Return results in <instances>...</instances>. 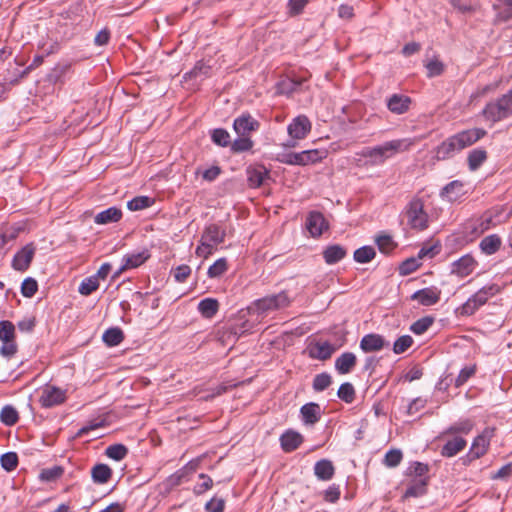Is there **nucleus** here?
Instances as JSON below:
<instances>
[{
  "mask_svg": "<svg viewBox=\"0 0 512 512\" xmlns=\"http://www.w3.org/2000/svg\"><path fill=\"white\" fill-rule=\"evenodd\" d=\"M486 131L482 128H472L460 131L446 140H444L436 148L435 157L437 160H446L452 157L455 153L460 152L486 135Z\"/></svg>",
  "mask_w": 512,
  "mask_h": 512,
  "instance_id": "obj_1",
  "label": "nucleus"
},
{
  "mask_svg": "<svg viewBox=\"0 0 512 512\" xmlns=\"http://www.w3.org/2000/svg\"><path fill=\"white\" fill-rule=\"evenodd\" d=\"M404 140H392L376 147H366L358 155L368 158L369 165H379L402 149Z\"/></svg>",
  "mask_w": 512,
  "mask_h": 512,
  "instance_id": "obj_2",
  "label": "nucleus"
},
{
  "mask_svg": "<svg viewBox=\"0 0 512 512\" xmlns=\"http://www.w3.org/2000/svg\"><path fill=\"white\" fill-rule=\"evenodd\" d=\"M486 121L491 123L499 122L512 115V89L502 95L496 101L486 104L482 111Z\"/></svg>",
  "mask_w": 512,
  "mask_h": 512,
  "instance_id": "obj_3",
  "label": "nucleus"
},
{
  "mask_svg": "<svg viewBox=\"0 0 512 512\" xmlns=\"http://www.w3.org/2000/svg\"><path fill=\"white\" fill-rule=\"evenodd\" d=\"M290 304L291 299L288 296V293L286 291H281L278 294L268 295L255 300L250 309H253L258 314H267L271 311L286 308Z\"/></svg>",
  "mask_w": 512,
  "mask_h": 512,
  "instance_id": "obj_4",
  "label": "nucleus"
},
{
  "mask_svg": "<svg viewBox=\"0 0 512 512\" xmlns=\"http://www.w3.org/2000/svg\"><path fill=\"white\" fill-rule=\"evenodd\" d=\"M404 214L410 228L421 231L428 227V214L424 210L422 199L413 198L407 204Z\"/></svg>",
  "mask_w": 512,
  "mask_h": 512,
  "instance_id": "obj_5",
  "label": "nucleus"
},
{
  "mask_svg": "<svg viewBox=\"0 0 512 512\" xmlns=\"http://www.w3.org/2000/svg\"><path fill=\"white\" fill-rule=\"evenodd\" d=\"M499 292L496 284L485 286L472 295L460 308L461 315H473L488 299Z\"/></svg>",
  "mask_w": 512,
  "mask_h": 512,
  "instance_id": "obj_6",
  "label": "nucleus"
},
{
  "mask_svg": "<svg viewBox=\"0 0 512 512\" xmlns=\"http://www.w3.org/2000/svg\"><path fill=\"white\" fill-rule=\"evenodd\" d=\"M322 153L317 149L305 150L299 153H283L278 155L277 160L288 165L305 166L322 159Z\"/></svg>",
  "mask_w": 512,
  "mask_h": 512,
  "instance_id": "obj_7",
  "label": "nucleus"
},
{
  "mask_svg": "<svg viewBox=\"0 0 512 512\" xmlns=\"http://www.w3.org/2000/svg\"><path fill=\"white\" fill-rule=\"evenodd\" d=\"M494 431V428H486L474 439L470 451L467 455L470 461L482 457L487 452L490 440L494 435Z\"/></svg>",
  "mask_w": 512,
  "mask_h": 512,
  "instance_id": "obj_8",
  "label": "nucleus"
},
{
  "mask_svg": "<svg viewBox=\"0 0 512 512\" xmlns=\"http://www.w3.org/2000/svg\"><path fill=\"white\" fill-rule=\"evenodd\" d=\"M66 399L64 390L55 386H46L41 393L39 402L44 408H50L63 403Z\"/></svg>",
  "mask_w": 512,
  "mask_h": 512,
  "instance_id": "obj_9",
  "label": "nucleus"
},
{
  "mask_svg": "<svg viewBox=\"0 0 512 512\" xmlns=\"http://www.w3.org/2000/svg\"><path fill=\"white\" fill-rule=\"evenodd\" d=\"M35 251L36 248L33 243L25 245L15 254L12 260V267L17 271H26L29 268L31 261L33 260Z\"/></svg>",
  "mask_w": 512,
  "mask_h": 512,
  "instance_id": "obj_10",
  "label": "nucleus"
},
{
  "mask_svg": "<svg viewBox=\"0 0 512 512\" xmlns=\"http://www.w3.org/2000/svg\"><path fill=\"white\" fill-rule=\"evenodd\" d=\"M306 228L313 237H318L329 228V224L322 213L312 211L307 216Z\"/></svg>",
  "mask_w": 512,
  "mask_h": 512,
  "instance_id": "obj_11",
  "label": "nucleus"
},
{
  "mask_svg": "<svg viewBox=\"0 0 512 512\" xmlns=\"http://www.w3.org/2000/svg\"><path fill=\"white\" fill-rule=\"evenodd\" d=\"M260 123L250 114L245 113L234 120L233 128L239 136H248L258 130Z\"/></svg>",
  "mask_w": 512,
  "mask_h": 512,
  "instance_id": "obj_12",
  "label": "nucleus"
},
{
  "mask_svg": "<svg viewBox=\"0 0 512 512\" xmlns=\"http://www.w3.org/2000/svg\"><path fill=\"white\" fill-rule=\"evenodd\" d=\"M441 290L436 287H427L414 292L412 300H416L422 306H432L439 302Z\"/></svg>",
  "mask_w": 512,
  "mask_h": 512,
  "instance_id": "obj_13",
  "label": "nucleus"
},
{
  "mask_svg": "<svg viewBox=\"0 0 512 512\" xmlns=\"http://www.w3.org/2000/svg\"><path fill=\"white\" fill-rule=\"evenodd\" d=\"M287 130L292 139H303L310 132L311 123L306 116H298L289 124Z\"/></svg>",
  "mask_w": 512,
  "mask_h": 512,
  "instance_id": "obj_14",
  "label": "nucleus"
},
{
  "mask_svg": "<svg viewBox=\"0 0 512 512\" xmlns=\"http://www.w3.org/2000/svg\"><path fill=\"white\" fill-rule=\"evenodd\" d=\"M477 262L470 255H464L452 264V273L459 277L470 275L476 267Z\"/></svg>",
  "mask_w": 512,
  "mask_h": 512,
  "instance_id": "obj_15",
  "label": "nucleus"
},
{
  "mask_svg": "<svg viewBox=\"0 0 512 512\" xmlns=\"http://www.w3.org/2000/svg\"><path fill=\"white\" fill-rule=\"evenodd\" d=\"M303 441V436L294 430H287L280 437L281 448L287 453L296 450Z\"/></svg>",
  "mask_w": 512,
  "mask_h": 512,
  "instance_id": "obj_16",
  "label": "nucleus"
},
{
  "mask_svg": "<svg viewBox=\"0 0 512 512\" xmlns=\"http://www.w3.org/2000/svg\"><path fill=\"white\" fill-rule=\"evenodd\" d=\"M225 236V229L217 224H210L205 227L201 239L211 244V246H217L224 242Z\"/></svg>",
  "mask_w": 512,
  "mask_h": 512,
  "instance_id": "obj_17",
  "label": "nucleus"
},
{
  "mask_svg": "<svg viewBox=\"0 0 512 512\" xmlns=\"http://www.w3.org/2000/svg\"><path fill=\"white\" fill-rule=\"evenodd\" d=\"M385 346H388V343L381 335L375 333L365 335L360 341V348L366 353L380 351Z\"/></svg>",
  "mask_w": 512,
  "mask_h": 512,
  "instance_id": "obj_18",
  "label": "nucleus"
},
{
  "mask_svg": "<svg viewBox=\"0 0 512 512\" xmlns=\"http://www.w3.org/2000/svg\"><path fill=\"white\" fill-rule=\"evenodd\" d=\"M336 348L328 341H316L309 349L310 357L319 360H327L335 352Z\"/></svg>",
  "mask_w": 512,
  "mask_h": 512,
  "instance_id": "obj_19",
  "label": "nucleus"
},
{
  "mask_svg": "<svg viewBox=\"0 0 512 512\" xmlns=\"http://www.w3.org/2000/svg\"><path fill=\"white\" fill-rule=\"evenodd\" d=\"M300 414L305 425H314L320 420L322 411L319 404L310 402L301 407Z\"/></svg>",
  "mask_w": 512,
  "mask_h": 512,
  "instance_id": "obj_20",
  "label": "nucleus"
},
{
  "mask_svg": "<svg viewBox=\"0 0 512 512\" xmlns=\"http://www.w3.org/2000/svg\"><path fill=\"white\" fill-rule=\"evenodd\" d=\"M501 213L502 211L498 209L490 210L484 213L479 219V224L477 227H475V231L478 233H484L491 227L498 225L501 222Z\"/></svg>",
  "mask_w": 512,
  "mask_h": 512,
  "instance_id": "obj_21",
  "label": "nucleus"
},
{
  "mask_svg": "<svg viewBox=\"0 0 512 512\" xmlns=\"http://www.w3.org/2000/svg\"><path fill=\"white\" fill-rule=\"evenodd\" d=\"M269 177V171L264 166L248 167L247 180L252 188L260 187L266 178Z\"/></svg>",
  "mask_w": 512,
  "mask_h": 512,
  "instance_id": "obj_22",
  "label": "nucleus"
},
{
  "mask_svg": "<svg viewBox=\"0 0 512 512\" xmlns=\"http://www.w3.org/2000/svg\"><path fill=\"white\" fill-rule=\"evenodd\" d=\"M410 103L408 96L393 94L387 101V107L392 113L403 114L408 111Z\"/></svg>",
  "mask_w": 512,
  "mask_h": 512,
  "instance_id": "obj_23",
  "label": "nucleus"
},
{
  "mask_svg": "<svg viewBox=\"0 0 512 512\" xmlns=\"http://www.w3.org/2000/svg\"><path fill=\"white\" fill-rule=\"evenodd\" d=\"M466 440L461 436H454L447 440L441 449V455L444 457H453L466 447Z\"/></svg>",
  "mask_w": 512,
  "mask_h": 512,
  "instance_id": "obj_24",
  "label": "nucleus"
},
{
  "mask_svg": "<svg viewBox=\"0 0 512 512\" xmlns=\"http://www.w3.org/2000/svg\"><path fill=\"white\" fill-rule=\"evenodd\" d=\"M346 254L347 250L339 244L329 245L322 252L325 262L329 265L341 261Z\"/></svg>",
  "mask_w": 512,
  "mask_h": 512,
  "instance_id": "obj_25",
  "label": "nucleus"
},
{
  "mask_svg": "<svg viewBox=\"0 0 512 512\" xmlns=\"http://www.w3.org/2000/svg\"><path fill=\"white\" fill-rule=\"evenodd\" d=\"M335 468L333 463L328 459H321L315 463L314 474L319 480L328 481L333 478Z\"/></svg>",
  "mask_w": 512,
  "mask_h": 512,
  "instance_id": "obj_26",
  "label": "nucleus"
},
{
  "mask_svg": "<svg viewBox=\"0 0 512 512\" xmlns=\"http://www.w3.org/2000/svg\"><path fill=\"white\" fill-rule=\"evenodd\" d=\"M122 218V211L117 207H110L104 211L99 212L94 217V222L99 225L109 223H116Z\"/></svg>",
  "mask_w": 512,
  "mask_h": 512,
  "instance_id": "obj_27",
  "label": "nucleus"
},
{
  "mask_svg": "<svg viewBox=\"0 0 512 512\" xmlns=\"http://www.w3.org/2000/svg\"><path fill=\"white\" fill-rule=\"evenodd\" d=\"M149 255L146 252H139L135 254H130L124 257V263L120 267V269L116 272L115 277L120 275L123 271L131 268H137L142 265L147 259Z\"/></svg>",
  "mask_w": 512,
  "mask_h": 512,
  "instance_id": "obj_28",
  "label": "nucleus"
},
{
  "mask_svg": "<svg viewBox=\"0 0 512 512\" xmlns=\"http://www.w3.org/2000/svg\"><path fill=\"white\" fill-rule=\"evenodd\" d=\"M356 365V356L352 352L341 354L335 361V368L340 374L349 373Z\"/></svg>",
  "mask_w": 512,
  "mask_h": 512,
  "instance_id": "obj_29",
  "label": "nucleus"
},
{
  "mask_svg": "<svg viewBox=\"0 0 512 512\" xmlns=\"http://www.w3.org/2000/svg\"><path fill=\"white\" fill-rule=\"evenodd\" d=\"M198 310L204 318H213L219 310V302L214 298H205L198 304Z\"/></svg>",
  "mask_w": 512,
  "mask_h": 512,
  "instance_id": "obj_30",
  "label": "nucleus"
},
{
  "mask_svg": "<svg viewBox=\"0 0 512 512\" xmlns=\"http://www.w3.org/2000/svg\"><path fill=\"white\" fill-rule=\"evenodd\" d=\"M91 475L95 483L105 484L110 480L112 476V470L106 464H96L92 468Z\"/></svg>",
  "mask_w": 512,
  "mask_h": 512,
  "instance_id": "obj_31",
  "label": "nucleus"
},
{
  "mask_svg": "<svg viewBox=\"0 0 512 512\" xmlns=\"http://www.w3.org/2000/svg\"><path fill=\"white\" fill-rule=\"evenodd\" d=\"M487 159V152L482 148L473 149L469 152L467 162L471 171L477 170Z\"/></svg>",
  "mask_w": 512,
  "mask_h": 512,
  "instance_id": "obj_32",
  "label": "nucleus"
},
{
  "mask_svg": "<svg viewBox=\"0 0 512 512\" xmlns=\"http://www.w3.org/2000/svg\"><path fill=\"white\" fill-rule=\"evenodd\" d=\"M104 343L109 346H117L124 340L123 331L118 327L107 329L102 336Z\"/></svg>",
  "mask_w": 512,
  "mask_h": 512,
  "instance_id": "obj_33",
  "label": "nucleus"
},
{
  "mask_svg": "<svg viewBox=\"0 0 512 512\" xmlns=\"http://www.w3.org/2000/svg\"><path fill=\"white\" fill-rule=\"evenodd\" d=\"M501 246V239L493 234L486 236L484 239H482L480 243V248L482 251L488 255L494 254L499 250Z\"/></svg>",
  "mask_w": 512,
  "mask_h": 512,
  "instance_id": "obj_34",
  "label": "nucleus"
},
{
  "mask_svg": "<svg viewBox=\"0 0 512 512\" xmlns=\"http://www.w3.org/2000/svg\"><path fill=\"white\" fill-rule=\"evenodd\" d=\"M473 422L469 419H465L451 425L445 432L444 435H454L458 433L468 434L473 429Z\"/></svg>",
  "mask_w": 512,
  "mask_h": 512,
  "instance_id": "obj_35",
  "label": "nucleus"
},
{
  "mask_svg": "<svg viewBox=\"0 0 512 512\" xmlns=\"http://www.w3.org/2000/svg\"><path fill=\"white\" fill-rule=\"evenodd\" d=\"M462 189V182L455 180L443 188L442 195H446L450 201H456L462 195Z\"/></svg>",
  "mask_w": 512,
  "mask_h": 512,
  "instance_id": "obj_36",
  "label": "nucleus"
},
{
  "mask_svg": "<svg viewBox=\"0 0 512 512\" xmlns=\"http://www.w3.org/2000/svg\"><path fill=\"white\" fill-rule=\"evenodd\" d=\"M376 251L372 246H363L354 252V260L358 263H368L374 259Z\"/></svg>",
  "mask_w": 512,
  "mask_h": 512,
  "instance_id": "obj_37",
  "label": "nucleus"
},
{
  "mask_svg": "<svg viewBox=\"0 0 512 512\" xmlns=\"http://www.w3.org/2000/svg\"><path fill=\"white\" fill-rule=\"evenodd\" d=\"M71 69V64L68 62L57 64L50 74L48 75V79L50 82L57 84L62 81V77L69 72Z\"/></svg>",
  "mask_w": 512,
  "mask_h": 512,
  "instance_id": "obj_38",
  "label": "nucleus"
},
{
  "mask_svg": "<svg viewBox=\"0 0 512 512\" xmlns=\"http://www.w3.org/2000/svg\"><path fill=\"white\" fill-rule=\"evenodd\" d=\"M427 479H419L411 484L405 491L404 497H419L426 493Z\"/></svg>",
  "mask_w": 512,
  "mask_h": 512,
  "instance_id": "obj_39",
  "label": "nucleus"
},
{
  "mask_svg": "<svg viewBox=\"0 0 512 512\" xmlns=\"http://www.w3.org/2000/svg\"><path fill=\"white\" fill-rule=\"evenodd\" d=\"M18 419V412L14 407L7 405L2 408L0 412V420L2 423L8 426H12L17 423Z\"/></svg>",
  "mask_w": 512,
  "mask_h": 512,
  "instance_id": "obj_40",
  "label": "nucleus"
},
{
  "mask_svg": "<svg viewBox=\"0 0 512 512\" xmlns=\"http://www.w3.org/2000/svg\"><path fill=\"white\" fill-rule=\"evenodd\" d=\"M105 454L116 461H120L128 454V448L123 444H113L106 448Z\"/></svg>",
  "mask_w": 512,
  "mask_h": 512,
  "instance_id": "obj_41",
  "label": "nucleus"
},
{
  "mask_svg": "<svg viewBox=\"0 0 512 512\" xmlns=\"http://www.w3.org/2000/svg\"><path fill=\"white\" fill-rule=\"evenodd\" d=\"M154 200L148 196H137L128 201L127 208L131 211H139L150 207Z\"/></svg>",
  "mask_w": 512,
  "mask_h": 512,
  "instance_id": "obj_42",
  "label": "nucleus"
},
{
  "mask_svg": "<svg viewBox=\"0 0 512 512\" xmlns=\"http://www.w3.org/2000/svg\"><path fill=\"white\" fill-rule=\"evenodd\" d=\"M433 323L434 318L432 316H425L415 321L411 325L410 330L416 335H421L425 333Z\"/></svg>",
  "mask_w": 512,
  "mask_h": 512,
  "instance_id": "obj_43",
  "label": "nucleus"
},
{
  "mask_svg": "<svg viewBox=\"0 0 512 512\" xmlns=\"http://www.w3.org/2000/svg\"><path fill=\"white\" fill-rule=\"evenodd\" d=\"M99 287V280L97 279V276H90L88 278H85L80 286H79V293L84 296L90 295L92 292L96 291Z\"/></svg>",
  "mask_w": 512,
  "mask_h": 512,
  "instance_id": "obj_44",
  "label": "nucleus"
},
{
  "mask_svg": "<svg viewBox=\"0 0 512 512\" xmlns=\"http://www.w3.org/2000/svg\"><path fill=\"white\" fill-rule=\"evenodd\" d=\"M0 340L2 342H11L15 340V326L8 320L0 321Z\"/></svg>",
  "mask_w": 512,
  "mask_h": 512,
  "instance_id": "obj_45",
  "label": "nucleus"
},
{
  "mask_svg": "<svg viewBox=\"0 0 512 512\" xmlns=\"http://www.w3.org/2000/svg\"><path fill=\"white\" fill-rule=\"evenodd\" d=\"M376 243L380 252L384 254H389L397 246L392 237L386 234L379 235L376 238Z\"/></svg>",
  "mask_w": 512,
  "mask_h": 512,
  "instance_id": "obj_46",
  "label": "nucleus"
},
{
  "mask_svg": "<svg viewBox=\"0 0 512 512\" xmlns=\"http://www.w3.org/2000/svg\"><path fill=\"white\" fill-rule=\"evenodd\" d=\"M337 395L342 401L352 403L355 399V389L351 383L345 382L339 387Z\"/></svg>",
  "mask_w": 512,
  "mask_h": 512,
  "instance_id": "obj_47",
  "label": "nucleus"
},
{
  "mask_svg": "<svg viewBox=\"0 0 512 512\" xmlns=\"http://www.w3.org/2000/svg\"><path fill=\"white\" fill-rule=\"evenodd\" d=\"M212 141L221 147H227L231 144L229 133L222 128L214 129L211 134Z\"/></svg>",
  "mask_w": 512,
  "mask_h": 512,
  "instance_id": "obj_48",
  "label": "nucleus"
},
{
  "mask_svg": "<svg viewBox=\"0 0 512 512\" xmlns=\"http://www.w3.org/2000/svg\"><path fill=\"white\" fill-rule=\"evenodd\" d=\"M0 463L2 468L5 469L6 471H13L18 466V456L15 452L4 453L0 457Z\"/></svg>",
  "mask_w": 512,
  "mask_h": 512,
  "instance_id": "obj_49",
  "label": "nucleus"
},
{
  "mask_svg": "<svg viewBox=\"0 0 512 512\" xmlns=\"http://www.w3.org/2000/svg\"><path fill=\"white\" fill-rule=\"evenodd\" d=\"M252 147L253 141L247 136H239V138L231 144V150L235 153L249 151Z\"/></svg>",
  "mask_w": 512,
  "mask_h": 512,
  "instance_id": "obj_50",
  "label": "nucleus"
},
{
  "mask_svg": "<svg viewBox=\"0 0 512 512\" xmlns=\"http://www.w3.org/2000/svg\"><path fill=\"white\" fill-rule=\"evenodd\" d=\"M332 378L328 373L317 374L313 380V389L317 392L323 391L330 386Z\"/></svg>",
  "mask_w": 512,
  "mask_h": 512,
  "instance_id": "obj_51",
  "label": "nucleus"
},
{
  "mask_svg": "<svg viewBox=\"0 0 512 512\" xmlns=\"http://www.w3.org/2000/svg\"><path fill=\"white\" fill-rule=\"evenodd\" d=\"M199 478L203 480V482L196 484L193 488V493L197 496L204 494L213 487V480L207 474L201 473L199 474Z\"/></svg>",
  "mask_w": 512,
  "mask_h": 512,
  "instance_id": "obj_52",
  "label": "nucleus"
},
{
  "mask_svg": "<svg viewBox=\"0 0 512 512\" xmlns=\"http://www.w3.org/2000/svg\"><path fill=\"white\" fill-rule=\"evenodd\" d=\"M226 270L227 261L224 258H220L209 267L207 273L210 278H216L224 274Z\"/></svg>",
  "mask_w": 512,
  "mask_h": 512,
  "instance_id": "obj_53",
  "label": "nucleus"
},
{
  "mask_svg": "<svg viewBox=\"0 0 512 512\" xmlns=\"http://www.w3.org/2000/svg\"><path fill=\"white\" fill-rule=\"evenodd\" d=\"M413 344V339L409 335H403L399 337L393 345V352L395 354L404 353L408 348H410Z\"/></svg>",
  "mask_w": 512,
  "mask_h": 512,
  "instance_id": "obj_54",
  "label": "nucleus"
},
{
  "mask_svg": "<svg viewBox=\"0 0 512 512\" xmlns=\"http://www.w3.org/2000/svg\"><path fill=\"white\" fill-rule=\"evenodd\" d=\"M403 454L399 449H391L389 450L384 458V464L387 467H396L402 461Z\"/></svg>",
  "mask_w": 512,
  "mask_h": 512,
  "instance_id": "obj_55",
  "label": "nucleus"
},
{
  "mask_svg": "<svg viewBox=\"0 0 512 512\" xmlns=\"http://www.w3.org/2000/svg\"><path fill=\"white\" fill-rule=\"evenodd\" d=\"M38 290L37 281L31 277L26 278L21 286V293L24 297L31 298Z\"/></svg>",
  "mask_w": 512,
  "mask_h": 512,
  "instance_id": "obj_56",
  "label": "nucleus"
},
{
  "mask_svg": "<svg viewBox=\"0 0 512 512\" xmlns=\"http://www.w3.org/2000/svg\"><path fill=\"white\" fill-rule=\"evenodd\" d=\"M63 474V468L60 466H54L52 468L43 469L40 473V479L44 481H54L61 477Z\"/></svg>",
  "mask_w": 512,
  "mask_h": 512,
  "instance_id": "obj_57",
  "label": "nucleus"
},
{
  "mask_svg": "<svg viewBox=\"0 0 512 512\" xmlns=\"http://www.w3.org/2000/svg\"><path fill=\"white\" fill-rule=\"evenodd\" d=\"M426 68H427V75L429 77H435V76H439L443 73L444 71V65L441 61H439L438 59H434V60H431L429 61L427 64H426Z\"/></svg>",
  "mask_w": 512,
  "mask_h": 512,
  "instance_id": "obj_58",
  "label": "nucleus"
},
{
  "mask_svg": "<svg viewBox=\"0 0 512 512\" xmlns=\"http://www.w3.org/2000/svg\"><path fill=\"white\" fill-rule=\"evenodd\" d=\"M225 500L223 498L213 497L205 504L207 512H223Z\"/></svg>",
  "mask_w": 512,
  "mask_h": 512,
  "instance_id": "obj_59",
  "label": "nucleus"
},
{
  "mask_svg": "<svg viewBox=\"0 0 512 512\" xmlns=\"http://www.w3.org/2000/svg\"><path fill=\"white\" fill-rule=\"evenodd\" d=\"M419 267L418 260L415 258H409L406 259L402 264L400 265V273L402 275H408L412 272H414Z\"/></svg>",
  "mask_w": 512,
  "mask_h": 512,
  "instance_id": "obj_60",
  "label": "nucleus"
},
{
  "mask_svg": "<svg viewBox=\"0 0 512 512\" xmlns=\"http://www.w3.org/2000/svg\"><path fill=\"white\" fill-rule=\"evenodd\" d=\"M18 351V346L15 343V340H11V342H3V345L0 348V354L4 357L11 358Z\"/></svg>",
  "mask_w": 512,
  "mask_h": 512,
  "instance_id": "obj_61",
  "label": "nucleus"
},
{
  "mask_svg": "<svg viewBox=\"0 0 512 512\" xmlns=\"http://www.w3.org/2000/svg\"><path fill=\"white\" fill-rule=\"evenodd\" d=\"M340 498V489L339 486L331 485L324 492V499L327 502L335 503Z\"/></svg>",
  "mask_w": 512,
  "mask_h": 512,
  "instance_id": "obj_62",
  "label": "nucleus"
},
{
  "mask_svg": "<svg viewBox=\"0 0 512 512\" xmlns=\"http://www.w3.org/2000/svg\"><path fill=\"white\" fill-rule=\"evenodd\" d=\"M474 373H475L474 367L463 368L455 380V385L457 387L463 385L470 377H472L474 375Z\"/></svg>",
  "mask_w": 512,
  "mask_h": 512,
  "instance_id": "obj_63",
  "label": "nucleus"
},
{
  "mask_svg": "<svg viewBox=\"0 0 512 512\" xmlns=\"http://www.w3.org/2000/svg\"><path fill=\"white\" fill-rule=\"evenodd\" d=\"M190 273L191 268L188 265H180L175 269L174 278L177 282H184Z\"/></svg>",
  "mask_w": 512,
  "mask_h": 512,
  "instance_id": "obj_64",
  "label": "nucleus"
}]
</instances>
